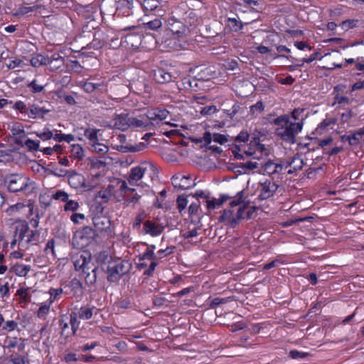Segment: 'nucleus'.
I'll return each instance as SVG.
<instances>
[{
    "instance_id": "nucleus-43",
    "label": "nucleus",
    "mask_w": 364,
    "mask_h": 364,
    "mask_svg": "<svg viewBox=\"0 0 364 364\" xmlns=\"http://www.w3.org/2000/svg\"><path fill=\"white\" fill-rule=\"evenodd\" d=\"M162 26V22L161 18L157 16V18H155L154 20L149 21L147 23H144V27L146 30H151V31H156L157 29L160 28Z\"/></svg>"
},
{
    "instance_id": "nucleus-36",
    "label": "nucleus",
    "mask_w": 364,
    "mask_h": 364,
    "mask_svg": "<svg viewBox=\"0 0 364 364\" xmlns=\"http://www.w3.org/2000/svg\"><path fill=\"white\" fill-rule=\"evenodd\" d=\"M113 193V186L109 185L106 189L102 190L98 192L97 198H101L102 203H106L112 198Z\"/></svg>"
},
{
    "instance_id": "nucleus-4",
    "label": "nucleus",
    "mask_w": 364,
    "mask_h": 364,
    "mask_svg": "<svg viewBox=\"0 0 364 364\" xmlns=\"http://www.w3.org/2000/svg\"><path fill=\"white\" fill-rule=\"evenodd\" d=\"M16 237L18 238V249L26 250L30 245H36L39 241L40 232L31 229L27 224L16 227Z\"/></svg>"
},
{
    "instance_id": "nucleus-6",
    "label": "nucleus",
    "mask_w": 364,
    "mask_h": 364,
    "mask_svg": "<svg viewBox=\"0 0 364 364\" xmlns=\"http://www.w3.org/2000/svg\"><path fill=\"white\" fill-rule=\"evenodd\" d=\"M279 188V185L277 182L273 181V179L266 178L260 181L258 183L257 190L259 195L257 200L258 201H263L273 198Z\"/></svg>"
},
{
    "instance_id": "nucleus-47",
    "label": "nucleus",
    "mask_w": 364,
    "mask_h": 364,
    "mask_svg": "<svg viewBox=\"0 0 364 364\" xmlns=\"http://www.w3.org/2000/svg\"><path fill=\"white\" fill-rule=\"evenodd\" d=\"M244 213L245 208L240 207L236 213L235 217H234V219H232L230 221L231 228H235L240 224V220L244 218Z\"/></svg>"
},
{
    "instance_id": "nucleus-58",
    "label": "nucleus",
    "mask_w": 364,
    "mask_h": 364,
    "mask_svg": "<svg viewBox=\"0 0 364 364\" xmlns=\"http://www.w3.org/2000/svg\"><path fill=\"white\" fill-rule=\"evenodd\" d=\"M92 147L94 151L98 154H106L107 153L109 148L107 145L98 143L97 141L92 144Z\"/></svg>"
},
{
    "instance_id": "nucleus-22",
    "label": "nucleus",
    "mask_w": 364,
    "mask_h": 364,
    "mask_svg": "<svg viewBox=\"0 0 364 364\" xmlns=\"http://www.w3.org/2000/svg\"><path fill=\"white\" fill-rule=\"evenodd\" d=\"M59 326L60 328V334L65 338L73 336L75 332L70 327L68 322V317L67 316H62L59 320Z\"/></svg>"
},
{
    "instance_id": "nucleus-48",
    "label": "nucleus",
    "mask_w": 364,
    "mask_h": 364,
    "mask_svg": "<svg viewBox=\"0 0 364 364\" xmlns=\"http://www.w3.org/2000/svg\"><path fill=\"white\" fill-rule=\"evenodd\" d=\"M23 146L31 151H37L40 149V141L28 139L25 141Z\"/></svg>"
},
{
    "instance_id": "nucleus-42",
    "label": "nucleus",
    "mask_w": 364,
    "mask_h": 364,
    "mask_svg": "<svg viewBox=\"0 0 364 364\" xmlns=\"http://www.w3.org/2000/svg\"><path fill=\"white\" fill-rule=\"evenodd\" d=\"M234 300V296H228L225 298L215 297L209 303V307L210 309H215L217 306L227 304Z\"/></svg>"
},
{
    "instance_id": "nucleus-31",
    "label": "nucleus",
    "mask_w": 364,
    "mask_h": 364,
    "mask_svg": "<svg viewBox=\"0 0 364 364\" xmlns=\"http://www.w3.org/2000/svg\"><path fill=\"white\" fill-rule=\"evenodd\" d=\"M115 186L119 187L118 191L123 198L129 196L135 191V188H130L127 186V183L120 178H115Z\"/></svg>"
},
{
    "instance_id": "nucleus-37",
    "label": "nucleus",
    "mask_w": 364,
    "mask_h": 364,
    "mask_svg": "<svg viewBox=\"0 0 364 364\" xmlns=\"http://www.w3.org/2000/svg\"><path fill=\"white\" fill-rule=\"evenodd\" d=\"M63 292V290L62 288H50L48 292V294L50 295V297L47 301L53 304L55 301L60 299Z\"/></svg>"
},
{
    "instance_id": "nucleus-59",
    "label": "nucleus",
    "mask_w": 364,
    "mask_h": 364,
    "mask_svg": "<svg viewBox=\"0 0 364 364\" xmlns=\"http://www.w3.org/2000/svg\"><path fill=\"white\" fill-rule=\"evenodd\" d=\"M309 355V354L308 353L299 351L297 350H291L289 353V357L292 359H304Z\"/></svg>"
},
{
    "instance_id": "nucleus-61",
    "label": "nucleus",
    "mask_w": 364,
    "mask_h": 364,
    "mask_svg": "<svg viewBox=\"0 0 364 364\" xmlns=\"http://www.w3.org/2000/svg\"><path fill=\"white\" fill-rule=\"evenodd\" d=\"M245 6H248L252 9L257 11L262 9V5L259 1L257 0H242Z\"/></svg>"
},
{
    "instance_id": "nucleus-12",
    "label": "nucleus",
    "mask_w": 364,
    "mask_h": 364,
    "mask_svg": "<svg viewBox=\"0 0 364 364\" xmlns=\"http://www.w3.org/2000/svg\"><path fill=\"white\" fill-rule=\"evenodd\" d=\"M98 261L103 272L107 274V279L110 282L114 278V258L107 252H102L98 255Z\"/></svg>"
},
{
    "instance_id": "nucleus-20",
    "label": "nucleus",
    "mask_w": 364,
    "mask_h": 364,
    "mask_svg": "<svg viewBox=\"0 0 364 364\" xmlns=\"http://www.w3.org/2000/svg\"><path fill=\"white\" fill-rule=\"evenodd\" d=\"M93 225L100 231H107L111 227V220L105 215H96L92 218Z\"/></svg>"
},
{
    "instance_id": "nucleus-55",
    "label": "nucleus",
    "mask_w": 364,
    "mask_h": 364,
    "mask_svg": "<svg viewBox=\"0 0 364 364\" xmlns=\"http://www.w3.org/2000/svg\"><path fill=\"white\" fill-rule=\"evenodd\" d=\"M80 205L77 201L68 200L64 205V210L66 212H75L79 208Z\"/></svg>"
},
{
    "instance_id": "nucleus-46",
    "label": "nucleus",
    "mask_w": 364,
    "mask_h": 364,
    "mask_svg": "<svg viewBox=\"0 0 364 364\" xmlns=\"http://www.w3.org/2000/svg\"><path fill=\"white\" fill-rule=\"evenodd\" d=\"M34 134L41 139L43 141H47L53 136V132L48 127H45L42 132H36Z\"/></svg>"
},
{
    "instance_id": "nucleus-40",
    "label": "nucleus",
    "mask_w": 364,
    "mask_h": 364,
    "mask_svg": "<svg viewBox=\"0 0 364 364\" xmlns=\"http://www.w3.org/2000/svg\"><path fill=\"white\" fill-rule=\"evenodd\" d=\"M145 121L149 123V129H154L155 124L153 121L157 119L156 118V109L149 110L146 114H143Z\"/></svg>"
},
{
    "instance_id": "nucleus-25",
    "label": "nucleus",
    "mask_w": 364,
    "mask_h": 364,
    "mask_svg": "<svg viewBox=\"0 0 364 364\" xmlns=\"http://www.w3.org/2000/svg\"><path fill=\"white\" fill-rule=\"evenodd\" d=\"M129 124V129L132 130H135L137 129H140L141 130L149 129V123L147 121H145L143 115H140L139 117H134L130 116Z\"/></svg>"
},
{
    "instance_id": "nucleus-1",
    "label": "nucleus",
    "mask_w": 364,
    "mask_h": 364,
    "mask_svg": "<svg viewBox=\"0 0 364 364\" xmlns=\"http://www.w3.org/2000/svg\"><path fill=\"white\" fill-rule=\"evenodd\" d=\"M132 1L118 0L115 3V41L128 31L137 29L131 23Z\"/></svg>"
},
{
    "instance_id": "nucleus-39",
    "label": "nucleus",
    "mask_w": 364,
    "mask_h": 364,
    "mask_svg": "<svg viewBox=\"0 0 364 364\" xmlns=\"http://www.w3.org/2000/svg\"><path fill=\"white\" fill-rule=\"evenodd\" d=\"M349 133L351 136H354V141H352L353 146H357L360 141L364 140V126L358 130L350 131Z\"/></svg>"
},
{
    "instance_id": "nucleus-30",
    "label": "nucleus",
    "mask_w": 364,
    "mask_h": 364,
    "mask_svg": "<svg viewBox=\"0 0 364 364\" xmlns=\"http://www.w3.org/2000/svg\"><path fill=\"white\" fill-rule=\"evenodd\" d=\"M52 304L46 301L38 304V309L36 311V316L41 320H46L50 311Z\"/></svg>"
},
{
    "instance_id": "nucleus-34",
    "label": "nucleus",
    "mask_w": 364,
    "mask_h": 364,
    "mask_svg": "<svg viewBox=\"0 0 364 364\" xmlns=\"http://www.w3.org/2000/svg\"><path fill=\"white\" fill-rule=\"evenodd\" d=\"M274 163L272 160L269 159L266 163H264L262 166V170L265 172L267 175L271 177V179H273V175L275 173H279L280 171L277 169H274Z\"/></svg>"
},
{
    "instance_id": "nucleus-64",
    "label": "nucleus",
    "mask_w": 364,
    "mask_h": 364,
    "mask_svg": "<svg viewBox=\"0 0 364 364\" xmlns=\"http://www.w3.org/2000/svg\"><path fill=\"white\" fill-rule=\"evenodd\" d=\"M28 87L32 92L37 93L43 91L45 86L38 85L37 81L33 80L28 85Z\"/></svg>"
},
{
    "instance_id": "nucleus-9",
    "label": "nucleus",
    "mask_w": 364,
    "mask_h": 364,
    "mask_svg": "<svg viewBox=\"0 0 364 364\" xmlns=\"http://www.w3.org/2000/svg\"><path fill=\"white\" fill-rule=\"evenodd\" d=\"M166 2L161 0H143L140 2L141 9L146 15L149 13L161 17L166 14Z\"/></svg>"
},
{
    "instance_id": "nucleus-23",
    "label": "nucleus",
    "mask_w": 364,
    "mask_h": 364,
    "mask_svg": "<svg viewBox=\"0 0 364 364\" xmlns=\"http://www.w3.org/2000/svg\"><path fill=\"white\" fill-rule=\"evenodd\" d=\"M145 171L146 168L139 166L133 167L130 171L129 176L127 177L128 183L131 186H134L136 181L142 178Z\"/></svg>"
},
{
    "instance_id": "nucleus-45",
    "label": "nucleus",
    "mask_w": 364,
    "mask_h": 364,
    "mask_svg": "<svg viewBox=\"0 0 364 364\" xmlns=\"http://www.w3.org/2000/svg\"><path fill=\"white\" fill-rule=\"evenodd\" d=\"M42 6L41 5H39V4H36L34 6H20L16 13L15 14V15L16 16H18V15H24V14H26L29 12H32V11H36L37 9L41 8Z\"/></svg>"
},
{
    "instance_id": "nucleus-32",
    "label": "nucleus",
    "mask_w": 364,
    "mask_h": 364,
    "mask_svg": "<svg viewBox=\"0 0 364 364\" xmlns=\"http://www.w3.org/2000/svg\"><path fill=\"white\" fill-rule=\"evenodd\" d=\"M237 166L240 167V170H236V173L240 174L248 173L250 171H253L258 168V163L250 160L247 162L239 163Z\"/></svg>"
},
{
    "instance_id": "nucleus-26",
    "label": "nucleus",
    "mask_w": 364,
    "mask_h": 364,
    "mask_svg": "<svg viewBox=\"0 0 364 364\" xmlns=\"http://www.w3.org/2000/svg\"><path fill=\"white\" fill-rule=\"evenodd\" d=\"M130 269L131 264L128 261L115 258V274L122 277L128 273Z\"/></svg>"
},
{
    "instance_id": "nucleus-38",
    "label": "nucleus",
    "mask_w": 364,
    "mask_h": 364,
    "mask_svg": "<svg viewBox=\"0 0 364 364\" xmlns=\"http://www.w3.org/2000/svg\"><path fill=\"white\" fill-rule=\"evenodd\" d=\"M250 146L256 148L261 153H264L266 156L269 155V151L265 147V145L260 143V139L255 136L250 141Z\"/></svg>"
},
{
    "instance_id": "nucleus-27",
    "label": "nucleus",
    "mask_w": 364,
    "mask_h": 364,
    "mask_svg": "<svg viewBox=\"0 0 364 364\" xmlns=\"http://www.w3.org/2000/svg\"><path fill=\"white\" fill-rule=\"evenodd\" d=\"M243 28V23L237 18H228L225 21V30L228 32H239Z\"/></svg>"
},
{
    "instance_id": "nucleus-63",
    "label": "nucleus",
    "mask_w": 364,
    "mask_h": 364,
    "mask_svg": "<svg viewBox=\"0 0 364 364\" xmlns=\"http://www.w3.org/2000/svg\"><path fill=\"white\" fill-rule=\"evenodd\" d=\"M77 318V314H71L70 315V318H68V322L70 325V327L73 329L75 332H76L80 325V322L78 321Z\"/></svg>"
},
{
    "instance_id": "nucleus-16",
    "label": "nucleus",
    "mask_w": 364,
    "mask_h": 364,
    "mask_svg": "<svg viewBox=\"0 0 364 364\" xmlns=\"http://www.w3.org/2000/svg\"><path fill=\"white\" fill-rule=\"evenodd\" d=\"M143 225V228L139 230L140 233L143 235L148 234L152 237H156L161 235L164 230L163 225L157 224L152 220H146Z\"/></svg>"
},
{
    "instance_id": "nucleus-21",
    "label": "nucleus",
    "mask_w": 364,
    "mask_h": 364,
    "mask_svg": "<svg viewBox=\"0 0 364 364\" xmlns=\"http://www.w3.org/2000/svg\"><path fill=\"white\" fill-rule=\"evenodd\" d=\"M130 115L128 113L115 114V129L126 131L129 129Z\"/></svg>"
},
{
    "instance_id": "nucleus-2",
    "label": "nucleus",
    "mask_w": 364,
    "mask_h": 364,
    "mask_svg": "<svg viewBox=\"0 0 364 364\" xmlns=\"http://www.w3.org/2000/svg\"><path fill=\"white\" fill-rule=\"evenodd\" d=\"M4 185L12 193H32L36 188L35 182L23 173H11L4 177Z\"/></svg>"
},
{
    "instance_id": "nucleus-52",
    "label": "nucleus",
    "mask_w": 364,
    "mask_h": 364,
    "mask_svg": "<svg viewBox=\"0 0 364 364\" xmlns=\"http://www.w3.org/2000/svg\"><path fill=\"white\" fill-rule=\"evenodd\" d=\"M272 123L278 127L284 126L282 124H284L286 126L290 123L289 116L288 114L280 115L279 117L274 119Z\"/></svg>"
},
{
    "instance_id": "nucleus-3",
    "label": "nucleus",
    "mask_w": 364,
    "mask_h": 364,
    "mask_svg": "<svg viewBox=\"0 0 364 364\" xmlns=\"http://www.w3.org/2000/svg\"><path fill=\"white\" fill-rule=\"evenodd\" d=\"M73 262L75 270L80 272L87 283L95 282L97 268L92 264L91 255L89 252H84L80 255H76Z\"/></svg>"
},
{
    "instance_id": "nucleus-54",
    "label": "nucleus",
    "mask_w": 364,
    "mask_h": 364,
    "mask_svg": "<svg viewBox=\"0 0 364 364\" xmlns=\"http://www.w3.org/2000/svg\"><path fill=\"white\" fill-rule=\"evenodd\" d=\"M358 22V20H356V19H348V20L342 21L340 23V26L341 27V28L343 30L348 31L349 29L356 27Z\"/></svg>"
},
{
    "instance_id": "nucleus-41",
    "label": "nucleus",
    "mask_w": 364,
    "mask_h": 364,
    "mask_svg": "<svg viewBox=\"0 0 364 364\" xmlns=\"http://www.w3.org/2000/svg\"><path fill=\"white\" fill-rule=\"evenodd\" d=\"M28 105H26V102L21 100H18L13 105L12 108L14 110L18 112L24 117H27L28 112Z\"/></svg>"
},
{
    "instance_id": "nucleus-24",
    "label": "nucleus",
    "mask_w": 364,
    "mask_h": 364,
    "mask_svg": "<svg viewBox=\"0 0 364 364\" xmlns=\"http://www.w3.org/2000/svg\"><path fill=\"white\" fill-rule=\"evenodd\" d=\"M98 309L95 306H82L77 311V317L82 320H89L93 315H96Z\"/></svg>"
},
{
    "instance_id": "nucleus-57",
    "label": "nucleus",
    "mask_w": 364,
    "mask_h": 364,
    "mask_svg": "<svg viewBox=\"0 0 364 364\" xmlns=\"http://www.w3.org/2000/svg\"><path fill=\"white\" fill-rule=\"evenodd\" d=\"M188 203L187 196L185 195H181L178 196L176 199V204L178 211L181 213L182 210H183Z\"/></svg>"
},
{
    "instance_id": "nucleus-5",
    "label": "nucleus",
    "mask_w": 364,
    "mask_h": 364,
    "mask_svg": "<svg viewBox=\"0 0 364 364\" xmlns=\"http://www.w3.org/2000/svg\"><path fill=\"white\" fill-rule=\"evenodd\" d=\"M143 36L135 31H128L119 37V48H115V55H118L121 50H136L139 48L141 44Z\"/></svg>"
},
{
    "instance_id": "nucleus-19",
    "label": "nucleus",
    "mask_w": 364,
    "mask_h": 364,
    "mask_svg": "<svg viewBox=\"0 0 364 364\" xmlns=\"http://www.w3.org/2000/svg\"><path fill=\"white\" fill-rule=\"evenodd\" d=\"M176 77L164 68H158L154 70V79L159 84H165L173 81Z\"/></svg>"
},
{
    "instance_id": "nucleus-56",
    "label": "nucleus",
    "mask_w": 364,
    "mask_h": 364,
    "mask_svg": "<svg viewBox=\"0 0 364 364\" xmlns=\"http://www.w3.org/2000/svg\"><path fill=\"white\" fill-rule=\"evenodd\" d=\"M18 327V323L14 320H9L4 321L2 325V330L6 332H11L16 329Z\"/></svg>"
},
{
    "instance_id": "nucleus-18",
    "label": "nucleus",
    "mask_w": 364,
    "mask_h": 364,
    "mask_svg": "<svg viewBox=\"0 0 364 364\" xmlns=\"http://www.w3.org/2000/svg\"><path fill=\"white\" fill-rule=\"evenodd\" d=\"M1 346L4 350L8 349L10 350L12 348H17L18 350H22L25 345L21 338L7 335L5 336Z\"/></svg>"
},
{
    "instance_id": "nucleus-15",
    "label": "nucleus",
    "mask_w": 364,
    "mask_h": 364,
    "mask_svg": "<svg viewBox=\"0 0 364 364\" xmlns=\"http://www.w3.org/2000/svg\"><path fill=\"white\" fill-rule=\"evenodd\" d=\"M171 180L173 187L181 190L190 189L196 186V183L191 182L190 176H181L176 173L171 177Z\"/></svg>"
},
{
    "instance_id": "nucleus-44",
    "label": "nucleus",
    "mask_w": 364,
    "mask_h": 364,
    "mask_svg": "<svg viewBox=\"0 0 364 364\" xmlns=\"http://www.w3.org/2000/svg\"><path fill=\"white\" fill-rule=\"evenodd\" d=\"M44 252L49 258H52L53 259H56L57 256L55 251L54 240L52 239L48 241Z\"/></svg>"
},
{
    "instance_id": "nucleus-7",
    "label": "nucleus",
    "mask_w": 364,
    "mask_h": 364,
    "mask_svg": "<svg viewBox=\"0 0 364 364\" xmlns=\"http://www.w3.org/2000/svg\"><path fill=\"white\" fill-rule=\"evenodd\" d=\"M166 22L168 29L179 38H186L190 33V28L187 27V24L176 14L172 13V16H169Z\"/></svg>"
},
{
    "instance_id": "nucleus-53",
    "label": "nucleus",
    "mask_w": 364,
    "mask_h": 364,
    "mask_svg": "<svg viewBox=\"0 0 364 364\" xmlns=\"http://www.w3.org/2000/svg\"><path fill=\"white\" fill-rule=\"evenodd\" d=\"M159 259L157 253L155 254L152 250L146 249V251L139 256V260L151 259L152 261H156Z\"/></svg>"
},
{
    "instance_id": "nucleus-35",
    "label": "nucleus",
    "mask_w": 364,
    "mask_h": 364,
    "mask_svg": "<svg viewBox=\"0 0 364 364\" xmlns=\"http://www.w3.org/2000/svg\"><path fill=\"white\" fill-rule=\"evenodd\" d=\"M232 219H234L233 211L230 209H225L222 212L221 215L219 217L218 222L225 223L226 225L231 228L230 221Z\"/></svg>"
},
{
    "instance_id": "nucleus-60",
    "label": "nucleus",
    "mask_w": 364,
    "mask_h": 364,
    "mask_svg": "<svg viewBox=\"0 0 364 364\" xmlns=\"http://www.w3.org/2000/svg\"><path fill=\"white\" fill-rule=\"evenodd\" d=\"M53 198L66 203L69 200V195L63 191H58L53 194Z\"/></svg>"
},
{
    "instance_id": "nucleus-11",
    "label": "nucleus",
    "mask_w": 364,
    "mask_h": 364,
    "mask_svg": "<svg viewBox=\"0 0 364 364\" xmlns=\"http://www.w3.org/2000/svg\"><path fill=\"white\" fill-rule=\"evenodd\" d=\"M127 75L126 70L118 68V67L115 68V87H117V90H120L122 92V95L115 97V101L124 98L130 92L129 85L127 84L129 80Z\"/></svg>"
},
{
    "instance_id": "nucleus-62",
    "label": "nucleus",
    "mask_w": 364,
    "mask_h": 364,
    "mask_svg": "<svg viewBox=\"0 0 364 364\" xmlns=\"http://www.w3.org/2000/svg\"><path fill=\"white\" fill-rule=\"evenodd\" d=\"M146 217V214L144 211L137 214L135 217L134 222L133 223V228L139 230L141 228V224Z\"/></svg>"
},
{
    "instance_id": "nucleus-29",
    "label": "nucleus",
    "mask_w": 364,
    "mask_h": 364,
    "mask_svg": "<svg viewBox=\"0 0 364 364\" xmlns=\"http://www.w3.org/2000/svg\"><path fill=\"white\" fill-rule=\"evenodd\" d=\"M213 69L214 68L211 66L200 68V70L198 71L197 75L198 80L203 81H208L211 78L215 77L216 73L215 71L213 70Z\"/></svg>"
},
{
    "instance_id": "nucleus-14",
    "label": "nucleus",
    "mask_w": 364,
    "mask_h": 364,
    "mask_svg": "<svg viewBox=\"0 0 364 364\" xmlns=\"http://www.w3.org/2000/svg\"><path fill=\"white\" fill-rule=\"evenodd\" d=\"M275 135L279 137L283 141L289 144L296 143V136L293 127L290 123L286 126L278 127L275 129Z\"/></svg>"
},
{
    "instance_id": "nucleus-49",
    "label": "nucleus",
    "mask_w": 364,
    "mask_h": 364,
    "mask_svg": "<svg viewBox=\"0 0 364 364\" xmlns=\"http://www.w3.org/2000/svg\"><path fill=\"white\" fill-rule=\"evenodd\" d=\"M48 63L53 70H57L63 64L64 59L59 55H58L56 57L53 55Z\"/></svg>"
},
{
    "instance_id": "nucleus-28",
    "label": "nucleus",
    "mask_w": 364,
    "mask_h": 364,
    "mask_svg": "<svg viewBox=\"0 0 364 364\" xmlns=\"http://www.w3.org/2000/svg\"><path fill=\"white\" fill-rule=\"evenodd\" d=\"M69 183L73 187L77 188L78 187H84L86 188H92L95 186H86L85 184V178L82 175L79 173H73L69 177Z\"/></svg>"
},
{
    "instance_id": "nucleus-50",
    "label": "nucleus",
    "mask_w": 364,
    "mask_h": 364,
    "mask_svg": "<svg viewBox=\"0 0 364 364\" xmlns=\"http://www.w3.org/2000/svg\"><path fill=\"white\" fill-rule=\"evenodd\" d=\"M98 129H87L85 131V136L90 140L91 144L97 141V132Z\"/></svg>"
},
{
    "instance_id": "nucleus-8",
    "label": "nucleus",
    "mask_w": 364,
    "mask_h": 364,
    "mask_svg": "<svg viewBox=\"0 0 364 364\" xmlns=\"http://www.w3.org/2000/svg\"><path fill=\"white\" fill-rule=\"evenodd\" d=\"M173 14L181 17L189 28L191 26H195L198 20V16L195 10L190 9L188 5L183 2L181 3L175 8L174 11H173Z\"/></svg>"
},
{
    "instance_id": "nucleus-10",
    "label": "nucleus",
    "mask_w": 364,
    "mask_h": 364,
    "mask_svg": "<svg viewBox=\"0 0 364 364\" xmlns=\"http://www.w3.org/2000/svg\"><path fill=\"white\" fill-rule=\"evenodd\" d=\"M94 236L93 230L85 227L75 233L73 238V245L80 249L85 248L92 242Z\"/></svg>"
},
{
    "instance_id": "nucleus-51",
    "label": "nucleus",
    "mask_w": 364,
    "mask_h": 364,
    "mask_svg": "<svg viewBox=\"0 0 364 364\" xmlns=\"http://www.w3.org/2000/svg\"><path fill=\"white\" fill-rule=\"evenodd\" d=\"M205 33L207 34L206 38H208V42H211L212 40L215 39L218 37L222 38L223 36L219 32L212 30L210 25L205 26Z\"/></svg>"
},
{
    "instance_id": "nucleus-17",
    "label": "nucleus",
    "mask_w": 364,
    "mask_h": 364,
    "mask_svg": "<svg viewBox=\"0 0 364 364\" xmlns=\"http://www.w3.org/2000/svg\"><path fill=\"white\" fill-rule=\"evenodd\" d=\"M28 109L27 117L31 119H42L50 112V109L36 103H29Z\"/></svg>"
},
{
    "instance_id": "nucleus-33",
    "label": "nucleus",
    "mask_w": 364,
    "mask_h": 364,
    "mask_svg": "<svg viewBox=\"0 0 364 364\" xmlns=\"http://www.w3.org/2000/svg\"><path fill=\"white\" fill-rule=\"evenodd\" d=\"M31 267L28 264L16 263L13 266L14 272L18 277H26Z\"/></svg>"
},
{
    "instance_id": "nucleus-13",
    "label": "nucleus",
    "mask_w": 364,
    "mask_h": 364,
    "mask_svg": "<svg viewBox=\"0 0 364 364\" xmlns=\"http://www.w3.org/2000/svg\"><path fill=\"white\" fill-rule=\"evenodd\" d=\"M117 139L120 144L115 146V149L122 153L138 152L144 150L147 146V144L144 142H140L135 146L131 145L127 142V136L123 134H119Z\"/></svg>"
}]
</instances>
